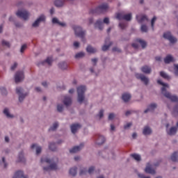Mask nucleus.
<instances>
[{"instance_id":"54","label":"nucleus","mask_w":178,"mask_h":178,"mask_svg":"<svg viewBox=\"0 0 178 178\" xmlns=\"http://www.w3.org/2000/svg\"><path fill=\"white\" fill-rule=\"evenodd\" d=\"M131 122L127 123L126 125L124 126V129L126 130L127 129H129V127H130L131 126Z\"/></svg>"},{"instance_id":"47","label":"nucleus","mask_w":178,"mask_h":178,"mask_svg":"<svg viewBox=\"0 0 178 178\" xmlns=\"http://www.w3.org/2000/svg\"><path fill=\"white\" fill-rule=\"evenodd\" d=\"M155 22H156V17H154L151 21V26L152 30H154V24H155Z\"/></svg>"},{"instance_id":"56","label":"nucleus","mask_w":178,"mask_h":178,"mask_svg":"<svg viewBox=\"0 0 178 178\" xmlns=\"http://www.w3.org/2000/svg\"><path fill=\"white\" fill-rule=\"evenodd\" d=\"M17 67V63H15L13 66H11V70H15Z\"/></svg>"},{"instance_id":"11","label":"nucleus","mask_w":178,"mask_h":178,"mask_svg":"<svg viewBox=\"0 0 178 178\" xmlns=\"http://www.w3.org/2000/svg\"><path fill=\"white\" fill-rule=\"evenodd\" d=\"M23 79H24V73L23 72V71L17 72L15 74V83H20V81L23 80Z\"/></svg>"},{"instance_id":"34","label":"nucleus","mask_w":178,"mask_h":178,"mask_svg":"<svg viewBox=\"0 0 178 178\" xmlns=\"http://www.w3.org/2000/svg\"><path fill=\"white\" fill-rule=\"evenodd\" d=\"M64 3L65 2L62 0H56L54 2V5L57 6V8H60V6H62Z\"/></svg>"},{"instance_id":"9","label":"nucleus","mask_w":178,"mask_h":178,"mask_svg":"<svg viewBox=\"0 0 178 178\" xmlns=\"http://www.w3.org/2000/svg\"><path fill=\"white\" fill-rule=\"evenodd\" d=\"M136 77L138 80H140L141 81H143L145 86H148V83H149V79L147 78L145 75L143 74H136Z\"/></svg>"},{"instance_id":"38","label":"nucleus","mask_w":178,"mask_h":178,"mask_svg":"<svg viewBox=\"0 0 178 178\" xmlns=\"http://www.w3.org/2000/svg\"><path fill=\"white\" fill-rule=\"evenodd\" d=\"M131 156L138 162H140V161H141V156H140L139 154H131Z\"/></svg>"},{"instance_id":"39","label":"nucleus","mask_w":178,"mask_h":178,"mask_svg":"<svg viewBox=\"0 0 178 178\" xmlns=\"http://www.w3.org/2000/svg\"><path fill=\"white\" fill-rule=\"evenodd\" d=\"M58 126H59V124H58V122H55V123L53 124V126L49 128V131H55V130H56V129H58Z\"/></svg>"},{"instance_id":"12","label":"nucleus","mask_w":178,"mask_h":178,"mask_svg":"<svg viewBox=\"0 0 178 178\" xmlns=\"http://www.w3.org/2000/svg\"><path fill=\"white\" fill-rule=\"evenodd\" d=\"M40 22H45L44 15H40V17H38L32 24L33 27H38V25L40 24Z\"/></svg>"},{"instance_id":"29","label":"nucleus","mask_w":178,"mask_h":178,"mask_svg":"<svg viewBox=\"0 0 178 178\" xmlns=\"http://www.w3.org/2000/svg\"><path fill=\"white\" fill-rule=\"evenodd\" d=\"M171 161L172 162H178V152H175L171 156Z\"/></svg>"},{"instance_id":"1","label":"nucleus","mask_w":178,"mask_h":178,"mask_svg":"<svg viewBox=\"0 0 178 178\" xmlns=\"http://www.w3.org/2000/svg\"><path fill=\"white\" fill-rule=\"evenodd\" d=\"M158 84H160V86H163L161 88V93L163 94L164 97L165 98H168V99H170L172 102H177L178 98L177 97L176 95H172L170 92L166 91V88H169V85L168 83H165L162 82L161 80L159 79L157 81Z\"/></svg>"},{"instance_id":"35","label":"nucleus","mask_w":178,"mask_h":178,"mask_svg":"<svg viewBox=\"0 0 178 178\" xmlns=\"http://www.w3.org/2000/svg\"><path fill=\"white\" fill-rule=\"evenodd\" d=\"M18 162H26V159H24V155L23 152H20L18 156Z\"/></svg>"},{"instance_id":"31","label":"nucleus","mask_w":178,"mask_h":178,"mask_svg":"<svg viewBox=\"0 0 178 178\" xmlns=\"http://www.w3.org/2000/svg\"><path fill=\"white\" fill-rule=\"evenodd\" d=\"M52 23L54 24H59V26H62L63 27L66 26V24L65 23L59 22V20H58V19L55 18V17L52 19Z\"/></svg>"},{"instance_id":"28","label":"nucleus","mask_w":178,"mask_h":178,"mask_svg":"<svg viewBox=\"0 0 178 178\" xmlns=\"http://www.w3.org/2000/svg\"><path fill=\"white\" fill-rule=\"evenodd\" d=\"M152 133V130L149 127H145L143 134L144 136H148Z\"/></svg>"},{"instance_id":"55","label":"nucleus","mask_w":178,"mask_h":178,"mask_svg":"<svg viewBox=\"0 0 178 178\" xmlns=\"http://www.w3.org/2000/svg\"><path fill=\"white\" fill-rule=\"evenodd\" d=\"M103 116H104V110H100L99 113V117L101 119L102 118H103Z\"/></svg>"},{"instance_id":"42","label":"nucleus","mask_w":178,"mask_h":178,"mask_svg":"<svg viewBox=\"0 0 178 178\" xmlns=\"http://www.w3.org/2000/svg\"><path fill=\"white\" fill-rule=\"evenodd\" d=\"M3 113L4 115H6V116H7L8 118H13V115H10V113H9V110L8 108H5L3 111Z\"/></svg>"},{"instance_id":"2","label":"nucleus","mask_w":178,"mask_h":178,"mask_svg":"<svg viewBox=\"0 0 178 178\" xmlns=\"http://www.w3.org/2000/svg\"><path fill=\"white\" fill-rule=\"evenodd\" d=\"M44 162H46V163H50V166L43 168V170H44L45 172H49V170H56V169H58L56 161H54V159L42 158L41 163H44Z\"/></svg>"},{"instance_id":"23","label":"nucleus","mask_w":178,"mask_h":178,"mask_svg":"<svg viewBox=\"0 0 178 178\" xmlns=\"http://www.w3.org/2000/svg\"><path fill=\"white\" fill-rule=\"evenodd\" d=\"M141 72L145 73V74H149V73H151V67L147 65H144L141 67Z\"/></svg>"},{"instance_id":"59","label":"nucleus","mask_w":178,"mask_h":178,"mask_svg":"<svg viewBox=\"0 0 178 178\" xmlns=\"http://www.w3.org/2000/svg\"><path fill=\"white\" fill-rule=\"evenodd\" d=\"M79 45H80V43H79V42H74V47H75V48H79Z\"/></svg>"},{"instance_id":"53","label":"nucleus","mask_w":178,"mask_h":178,"mask_svg":"<svg viewBox=\"0 0 178 178\" xmlns=\"http://www.w3.org/2000/svg\"><path fill=\"white\" fill-rule=\"evenodd\" d=\"M26 48H27V45L23 44L21 47L20 52L22 53L24 52V50L26 49Z\"/></svg>"},{"instance_id":"21","label":"nucleus","mask_w":178,"mask_h":178,"mask_svg":"<svg viewBox=\"0 0 178 178\" xmlns=\"http://www.w3.org/2000/svg\"><path fill=\"white\" fill-rule=\"evenodd\" d=\"M145 171L146 173H149L150 175H155V170L151 168V165H149V163H147Z\"/></svg>"},{"instance_id":"15","label":"nucleus","mask_w":178,"mask_h":178,"mask_svg":"<svg viewBox=\"0 0 178 178\" xmlns=\"http://www.w3.org/2000/svg\"><path fill=\"white\" fill-rule=\"evenodd\" d=\"M104 143H105V137H104V136L97 135L96 144H97V145H102Z\"/></svg>"},{"instance_id":"14","label":"nucleus","mask_w":178,"mask_h":178,"mask_svg":"<svg viewBox=\"0 0 178 178\" xmlns=\"http://www.w3.org/2000/svg\"><path fill=\"white\" fill-rule=\"evenodd\" d=\"M71 127V131L73 134H76L77 133V130L79 129H81V125L80 124H73L70 126Z\"/></svg>"},{"instance_id":"19","label":"nucleus","mask_w":178,"mask_h":178,"mask_svg":"<svg viewBox=\"0 0 178 178\" xmlns=\"http://www.w3.org/2000/svg\"><path fill=\"white\" fill-rule=\"evenodd\" d=\"M95 27L99 29V30H102L104 29V23L102 20L98 19L95 24Z\"/></svg>"},{"instance_id":"16","label":"nucleus","mask_w":178,"mask_h":178,"mask_svg":"<svg viewBox=\"0 0 178 178\" xmlns=\"http://www.w3.org/2000/svg\"><path fill=\"white\" fill-rule=\"evenodd\" d=\"M156 104L155 103H152L150 105H149V106L147 107V108L146 110H145V113H147L148 112H154V111H155V109H156Z\"/></svg>"},{"instance_id":"49","label":"nucleus","mask_w":178,"mask_h":178,"mask_svg":"<svg viewBox=\"0 0 178 178\" xmlns=\"http://www.w3.org/2000/svg\"><path fill=\"white\" fill-rule=\"evenodd\" d=\"M86 173H87V169L86 168H83V170H81L79 172L80 176H82V175H86Z\"/></svg>"},{"instance_id":"37","label":"nucleus","mask_w":178,"mask_h":178,"mask_svg":"<svg viewBox=\"0 0 178 178\" xmlns=\"http://www.w3.org/2000/svg\"><path fill=\"white\" fill-rule=\"evenodd\" d=\"M58 67H60V69L65 70V69H67V63H66L65 62L60 63L58 64Z\"/></svg>"},{"instance_id":"8","label":"nucleus","mask_w":178,"mask_h":178,"mask_svg":"<svg viewBox=\"0 0 178 178\" xmlns=\"http://www.w3.org/2000/svg\"><path fill=\"white\" fill-rule=\"evenodd\" d=\"M163 38L168 40L171 44H175V42H177V39L173 37L170 32L164 33Z\"/></svg>"},{"instance_id":"10","label":"nucleus","mask_w":178,"mask_h":178,"mask_svg":"<svg viewBox=\"0 0 178 178\" xmlns=\"http://www.w3.org/2000/svg\"><path fill=\"white\" fill-rule=\"evenodd\" d=\"M16 92L19 95V102H22L23 99L26 98V96H27V94H23V88H16Z\"/></svg>"},{"instance_id":"24","label":"nucleus","mask_w":178,"mask_h":178,"mask_svg":"<svg viewBox=\"0 0 178 178\" xmlns=\"http://www.w3.org/2000/svg\"><path fill=\"white\" fill-rule=\"evenodd\" d=\"M45 63H47L49 65H52V57H48L44 61L38 64V66H40V65H44Z\"/></svg>"},{"instance_id":"18","label":"nucleus","mask_w":178,"mask_h":178,"mask_svg":"<svg viewBox=\"0 0 178 178\" xmlns=\"http://www.w3.org/2000/svg\"><path fill=\"white\" fill-rule=\"evenodd\" d=\"M136 19L138 20V23H144V22H148V18L145 15H137Z\"/></svg>"},{"instance_id":"26","label":"nucleus","mask_w":178,"mask_h":178,"mask_svg":"<svg viewBox=\"0 0 178 178\" xmlns=\"http://www.w3.org/2000/svg\"><path fill=\"white\" fill-rule=\"evenodd\" d=\"M122 99L124 102H129L130 101V98H131V95L129 93H124L122 95Z\"/></svg>"},{"instance_id":"5","label":"nucleus","mask_w":178,"mask_h":178,"mask_svg":"<svg viewBox=\"0 0 178 178\" xmlns=\"http://www.w3.org/2000/svg\"><path fill=\"white\" fill-rule=\"evenodd\" d=\"M75 35L76 37H79L82 39V41H84V35H86V31H83L81 27L80 26H74V27Z\"/></svg>"},{"instance_id":"51","label":"nucleus","mask_w":178,"mask_h":178,"mask_svg":"<svg viewBox=\"0 0 178 178\" xmlns=\"http://www.w3.org/2000/svg\"><path fill=\"white\" fill-rule=\"evenodd\" d=\"M114 118H115V114L110 113L108 115V120H113Z\"/></svg>"},{"instance_id":"4","label":"nucleus","mask_w":178,"mask_h":178,"mask_svg":"<svg viewBox=\"0 0 178 178\" xmlns=\"http://www.w3.org/2000/svg\"><path fill=\"white\" fill-rule=\"evenodd\" d=\"M84 92H86V86H81L77 88L78 102L80 103L84 101Z\"/></svg>"},{"instance_id":"43","label":"nucleus","mask_w":178,"mask_h":178,"mask_svg":"<svg viewBox=\"0 0 178 178\" xmlns=\"http://www.w3.org/2000/svg\"><path fill=\"white\" fill-rule=\"evenodd\" d=\"M140 30L143 33H147V31H148V27L147 25L143 24L140 27Z\"/></svg>"},{"instance_id":"50","label":"nucleus","mask_w":178,"mask_h":178,"mask_svg":"<svg viewBox=\"0 0 178 178\" xmlns=\"http://www.w3.org/2000/svg\"><path fill=\"white\" fill-rule=\"evenodd\" d=\"M95 168L94 167H90L89 169H88V173L89 175H91L94 172V170H95Z\"/></svg>"},{"instance_id":"63","label":"nucleus","mask_w":178,"mask_h":178,"mask_svg":"<svg viewBox=\"0 0 178 178\" xmlns=\"http://www.w3.org/2000/svg\"><path fill=\"white\" fill-rule=\"evenodd\" d=\"M138 176H139V177H140V178H150L149 177H145L144 176V175H143V174H139Z\"/></svg>"},{"instance_id":"33","label":"nucleus","mask_w":178,"mask_h":178,"mask_svg":"<svg viewBox=\"0 0 178 178\" xmlns=\"http://www.w3.org/2000/svg\"><path fill=\"white\" fill-rule=\"evenodd\" d=\"M136 42H139V44H140L142 48H145V47H147V42L144 41L141 39H136Z\"/></svg>"},{"instance_id":"22","label":"nucleus","mask_w":178,"mask_h":178,"mask_svg":"<svg viewBox=\"0 0 178 178\" xmlns=\"http://www.w3.org/2000/svg\"><path fill=\"white\" fill-rule=\"evenodd\" d=\"M108 41H109V38H106L105 40V44L102 47V51H108V49H109V47H111V45H112V42H110L108 44Z\"/></svg>"},{"instance_id":"44","label":"nucleus","mask_w":178,"mask_h":178,"mask_svg":"<svg viewBox=\"0 0 178 178\" xmlns=\"http://www.w3.org/2000/svg\"><path fill=\"white\" fill-rule=\"evenodd\" d=\"M127 26V24L124 22H120L119 24V27H120L122 30H124V29H126Z\"/></svg>"},{"instance_id":"40","label":"nucleus","mask_w":178,"mask_h":178,"mask_svg":"<svg viewBox=\"0 0 178 178\" xmlns=\"http://www.w3.org/2000/svg\"><path fill=\"white\" fill-rule=\"evenodd\" d=\"M49 148L51 151H56V145L54 143H50Z\"/></svg>"},{"instance_id":"64","label":"nucleus","mask_w":178,"mask_h":178,"mask_svg":"<svg viewBox=\"0 0 178 178\" xmlns=\"http://www.w3.org/2000/svg\"><path fill=\"white\" fill-rule=\"evenodd\" d=\"M174 112H176L177 113H178V105H177V106L174 108Z\"/></svg>"},{"instance_id":"58","label":"nucleus","mask_w":178,"mask_h":178,"mask_svg":"<svg viewBox=\"0 0 178 178\" xmlns=\"http://www.w3.org/2000/svg\"><path fill=\"white\" fill-rule=\"evenodd\" d=\"M92 62L94 66H95V65H97V62H98V59H97V58H92Z\"/></svg>"},{"instance_id":"41","label":"nucleus","mask_w":178,"mask_h":178,"mask_svg":"<svg viewBox=\"0 0 178 178\" xmlns=\"http://www.w3.org/2000/svg\"><path fill=\"white\" fill-rule=\"evenodd\" d=\"M160 76L163 77V79H167V80H169V79H170L168 74L165 73L164 72H161Z\"/></svg>"},{"instance_id":"6","label":"nucleus","mask_w":178,"mask_h":178,"mask_svg":"<svg viewBox=\"0 0 178 178\" xmlns=\"http://www.w3.org/2000/svg\"><path fill=\"white\" fill-rule=\"evenodd\" d=\"M16 15L18 17H20L24 20H27L29 19V17L30 16V13H29L27 10H18Z\"/></svg>"},{"instance_id":"13","label":"nucleus","mask_w":178,"mask_h":178,"mask_svg":"<svg viewBox=\"0 0 178 178\" xmlns=\"http://www.w3.org/2000/svg\"><path fill=\"white\" fill-rule=\"evenodd\" d=\"M84 147V144L81 143L79 146H75L72 149H70V154H76V152H79Z\"/></svg>"},{"instance_id":"20","label":"nucleus","mask_w":178,"mask_h":178,"mask_svg":"<svg viewBox=\"0 0 178 178\" xmlns=\"http://www.w3.org/2000/svg\"><path fill=\"white\" fill-rule=\"evenodd\" d=\"M63 104L65 106H69V105H72V98L69 96H65L64 97Z\"/></svg>"},{"instance_id":"46","label":"nucleus","mask_w":178,"mask_h":178,"mask_svg":"<svg viewBox=\"0 0 178 178\" xmlns=\"http://www.w3.org/2000/svg\"><path fill=\"white\" fill-rule=\"evenodd\" d=\"M2 45L5 47H8V48L10 47V44L9 43V42H6V40L2 41Z\"/></svg>"},{"instance_id":"60","label":"nucleus","mask_w":178,"mask_h":178,"mask_svg":"<svg viewBox=\"0 0 178 178\" xmlns=\"http://www.w3.org/2000/svg\"><path fill=\"white\" fill-rule=\"evenodd\" d=\"M113 52H120V49H119L118 47H113Z\"/></svg>"},{"instance_id":"45","label":"nucleus","mask_w":178,"mask_h":178,"mask_svg":"<svg viewBox=\"0 0 178 178\" xmlns=\"http://www.w3.org/2000/svg\"><path fill=\"white\" fill-rule=\"evenodd\" d=\"M84 53L83 52H79V53H77L76 55H75V58L76 59H79V58H83V56H84Z\"/></svg>"},{"instance_id":"17","label":"nucleus","mask_w":178,"mask_h":178,"mask_svg":"<svg viewBox=\"0 0 178 178\" xmlns=\"http://www.w3.org/2000/svg\"><path fill=\"white\" fill-rule=\"evenodd\" d=\"M13 178H29L26 176H24V172L22 170L17 171Z\"/></svg>"},{"instance_id":"57","label":"nucleus","mask_w":178,"mask_h":178,"mask_svg":"<svg viewBox=\"0 0 178 178\" xmlns=\"http://www.w3.org/2000/svg\"><path fill=\"white\" fill-rule=\"evenodd\" d=\"M103 22L105 23V24H108L109 23V18L105 17Z\"/></svg>"},{"instance_id":"30","label":"nucleus","mask_w":178,"mask_h":178,"mask_svg":"<svg viewBox=\"0 0 178 178\" xmlns=\"http://www.w3.org/2000/svg\"><path fill=\"white\" fill-rule=\"evenodd\" d=\"M86 51L89 54H95V52H97V49H95L92 47L88 45L86 48Z\"/></svg>"},{"instance_id":"36","label":"nucleus","mask_w":178,"mask_h":178,"mask_svg":"<svg viewBox=\"0 0 178 178\" xmlns=\"http://www.w3.org/2000/svg\"><path fill=\"white\" fill-rule=\"evenodd\" d=\"M70 175H71V176H76V175H77L76 167L72 168L70 170Z\"/></svg>"},{"instance_id":"52","label":"nucleus","mask_w":178,"mask_h":178,"mask_svg":"<svg viewBox=\"0 0 178 178\" xmlns=\"http://www.w3.org/2000/svg\"><path fill=\"white\" fill-rule=\"evenodd\" d=\"M0 90H1V94L4 95H6V94H8L5 88H1Z\"/></svg>"},{"instance_id":"7","label":"nucleus","mask_w":178,"mask_h":178,"mask_svg":"<svg viewBox=\"0 0 178 178\" xmlns=\"http://www.w3.org/2000/svg\"><path fill=\"white\" fill-rule=\"evenodd\" d=\"M116 18L118 20H127V22H130V20H131V13L124 15L120 13L117 14Z\"/></svg>"},{"instance_id":"48","label":"nucleus","mask_w":178,"mask_h":178,"mask_svg":"<svg viewBox=\"0 0 178 178\" xmlns=\"http://www.w3.org/2000/svg\"><path fill=\"white\" fill-rule=\"evenodd\" d=\"M57 111L58 112H62L63 111V106L62 104H58L57 106Z\"/></svg>"},{"instance_id":"32","label":"nucleus","mask_w":178,"mask_h":178,"mask_svg":"<svg viewBox=\"0 0 178 178\" xmlns=\"http://www.w3.org/2000/svg\"><path fill=\"white\" fill-rule=\"evenodd\" d=\"M165 63H170V62H173V57L171 55H168L164 58Z\"/></svg>"},{"instance_id":"25","label":"nucleus","mask_w":178,"mask_h":178,"mask_svg":"<svg viewBox=\"0 0 178 178\" xmlns=\"http://www.w3.org/2000/svg\"><path fill=\"white\" fill-rule=\"evenodd\" d=\"M31 149H34V148H36V154L38 155L39 154H41L42 148L40 146H37V144H33L31 146Z\"/></svg>"},{"instance_id":"62","label":"nucleus","mask_w":178,"mask_h":178,"mask_svg":"<svg viewBox=\"0 0 178 178\" xmlns=\"http://www.w3.org/2000/svg\"><path fill=\"white\" fill-rule=\"evenodd\" d=\"M175 69H176V72H175V74L177 75V76H178V64L177 65H175Z\"/></svg>"},{"instance_id":"27","label":"nucleus","mask_w":178,"mask_h":178,"mask_svg":"<svg viewBox=\"0 0 178 178\" xmlns=\"http://www.w3.org/2000/svg\"><path fill=\"white\" fill-rule=\"evenodd\" d=\"M177 133V128L176 127H172L170 129V131L168 132L169 136H175Z\"/></svg>"},{"instance_id":"3","label":"nucleus","mask_w":178,"mask_h":178,"mask_svg":"<svg viewBox=\"0 0 178 178\" xmlns=\"http://www.w3.org/2000/svg\"><path fill=\"white\" fill-rule=\"evenodd\" d=\"M108 9H109V6H108V3H104L96 8L95 10H90V13H105L108 12Z\"/></svg>"},{"instance_id":"61","label":"nucleus","mask_w":178,"mask_h":178,"mask_svg":"<svg viewBox=\"0 0 178 178\" xmlns=\"http://www.w3.org/2000/svg\"><path fill=\"white\" fill-rule=\"evenodd\" d=\"M132 47L133 48H135V49H137L138 48V44H137L136 43H133Z\"/></svg>"}]
</instances>
